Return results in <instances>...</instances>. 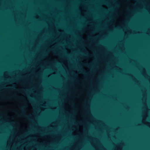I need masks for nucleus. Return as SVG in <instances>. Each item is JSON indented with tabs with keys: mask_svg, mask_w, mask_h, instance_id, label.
I'll use <instances>...</instances> for the list:
<instances>
[{
	"mask_svg": "<svg viewBox=\"0 0 150 150\" xmlns=\"http://www.w3.org/2000/svg\"><path fill=\"white\" fill-rule=\"evenodd\" d=\"M54 53L55 54H56V53H56V52L55 51H54Z\"/></svg>",
	"mask_w": 150,
	"mask_h": 150,
	"instance_id": "nucleus-3",
	"label": "nucleus"
},
{
	"mask_svg": "<svg viewBox=\"0 0 150 150\" xmlns=\"http://www.w3.org/2000/svg\"><path fill=\"white\" fill-rule=\"evenodd\" d=\"M21 109L22 110V112H21V113H20L19 114V115H20L24 116H25V117H27V118H28V119H30V115L29 116H27V115H25V114L26 111L25 110V107H22L21 108Z\"/></svg>",
	"mask_w": 150,
	"mask_h": 150,
	"instance_id": "nucleus-1",
	"label": "nucleus"
},
{
	"mask_svg": "<svg viewBox=\"0 0 150 150\" xmlns=\"http://www.w3.org/2000/svg\"><path fill=\"white\" fill-rule=\"evenodd\" d=\"M56 63L57 64H59V63H58V62H56Z\"/></svg>",
	"mask_w": 150,
	"mask_h": 150,
	"instance_id": "nucleus-4",
	"label": "nucleus"
},
{
	"mask_svg": "<svg viewBox=\"0 0 150 150\" xmlns=\"http://www.w3.org/2000/svg\"><path fill=\"white\" fill-rule=\"evenodd\" d=\"M85 66L89 67L91 69H93V65L89 63H86L84 64Z\"/></svg>",
	"mask_w": 150,
	"mask_h": 150,
	"instance_id": "nucleus-2",
	"label": "nucleus"
}]
</instances>
